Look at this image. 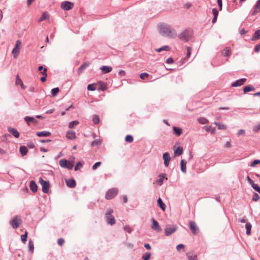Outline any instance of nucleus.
<instances>
[{"label":"nucleus","mask_w":260,"mask_h":260,"mask_svg":"<svg viewBox=\"0 0 260 260\" xmlns=\"http://www.w3.org/2000/svg\"><path fill=\"white\" fill-rule=\"evenodd\" d=\"M254 51L256 52H258L260 51V43L257 44L254 47Z\"/></svg>","instance_id":"obj_60"},{"label":"nucleus","mask_w":260,"mask_h":260,"mask_svg":"<svg viewBox=\"0 0 260 260\" xmlns=\"http://www.w3.org/2000/svg\"><path fill=\"white\" fill-rule=\"evenodd\" d=\"M28 248H29V251L31 253H32L34 249V242L31 240H29L28 242Z\"/></svg>","instance_id":"obj_36"},{"label":"nucleus","mask_w":260,"mask_h":260,"mask_svg":"<svg viewBox=\"0 0 260 260\" xmlns=\"http://www.w3.org/2000/svg\"><path fill=\"white\" fill-rule=\"evenodd\" d=\"M22 223V220L20 216H16L10 220V224L14 229H16L19 227Z\"/></svg>","instance_id":"obj_3"},{"label":"nucleus","mask_w":260,"mask_h":260,"mask_svg":"<svg viewBox=\"0 0 260 260\" xmlns=\"http://www.w3.org/2000/svg\"><path fill=\"white\" fill-rule=\"evenodd\" d=\"M170 48L168 46H162V47H160L158 49H156L155 50V51L157 52H159L162 50H166V51H168L169 50Z\"/></svg>","instance_id":"obj_38"},{"label":"nucleus","mask_w":260,"mask_h":260,"mask_svg":"<svg viewBox=\"0 0 260 260\" xmlns=\"http://www.w3.org/2000/svg\"><path fill=\"white\" fill-rule=\"evenodd\" d=\"M59 88L58 87H56V88H54L53 89H52L51 90V94L53 95V96H55L57 94V93L59 92Z\"/></svg>","instance_id":"obj_42"},{"label":"nucleus","mask_w":260,"mask_h":260,"mask_svg":"<svg viewBox=\"0 0 260 260\" xmlns=\"http://www.w3.org/2000/svg\"><path fill=\"white\" fill-rule=\"evenodd\" d=\"M165 176L166 175L164 174H161L159 175V179L157 180V182L159 185H161L162 184L165 178Z\"/></svg>","instance_id":"obj_32"},{"label":"nucleus","mask_w":260,"mask_h":260,"mask_svg":"<svg viewBox=\"0 0 260 260\" xmlns=\"http://www.w3.org/2000/svg\"><path fill=\"white\" fill-rule=\"evenodd\" d=\"M101 143V141L99 140H95L92 141L91 143V145L92 146H98L100 145Z\"/></svg>","instance_id":"obj_45"},{"label":"nucleus","mask_w":260,"mask_h":260,"mask_svg":"<svg viewBox=\"0 0 260 260\" xmlns=\"http://www.w3.org/2000/svg\"><path fill=\"white\" fill-rule=\"evenodd\" d=\"M8 132L13 135L16 138H18L20 134L19 132L15 128L10 127L8 128Z\"/></svg>","instance_id":"obj_16"},{"label":"nucleus","mask_w":260,"mask_h":260,"mask_svg":"<svg viewBox=\"0 0 260 260\" xmlns=\"http://www.w3.org/2000/svg\"><path fill=\"white\" fill-rule=\"evenodd\" d=\"M260 164V160L259 159H255L254 160L250 165V166L251 167H254L257 164Z\"/></svg>","instance_id":"obj_53"},{"label":"nucleus","mask_w":260,"mask_h":260,"mask_svg":"<svg viewBox=\"0 0 260 260\" xmlns=\"http://www.w3.org/2000/svg\"><path fill=\"white\" fill-rule=\"evenodd\" d=\"M177 229L176 225L167 224L165 229V234L167 236H169L174 233Z\"/></svg>","instance_id":"obj_5"},{"label":"nucleus","mask_w":260,"mask_h":260,"mask_svg":"<svg viewBox=\"0 0 260 260\" xmlns=\"http://www.w3.org/2000/svg\"><path fill=\"white\" fill-rule=\"evenodd\" d=\"M254 89V88L252 85H248L245 86L243 88V92L244 93H246L249 91H253Z\"/></svg>","instance_id":"obj_34"},{"label":"nucleus","mask_w":260,"mask_h":260,"mask_svg":"<svg viewBox=\"0 0 260 260\" xmlns=\"http://www.w3.org/2000/svg\"><path fill=\"white\" fill-rule=\"evenodd\" d=\"M117 193L118 189L117 188H113L110 189L107 191L105 198L107 200L112 199L117 195Z\"/></svg>","instance_id":"obj_8"},{"label":"nucleus","mask_w":260,"mask_h":260,"mask_svg":"<svg viewBox=\"0 0 260 260\" xmlns=\"http://www.w3.org/2000/svg\"><path fill=\"white\" fill-rule=\"evenodd\" d=\"M124 230L125 232H127L128 233L130 234L131 233L132 230L131 228V227L128 225H126L124 227Z\"/></svg>","instance_id":"obj_52"},{"label":"nucleus","mask_w":260,"mask_h":260,"mask_svg":"<svg viewBox=\"0 0 260 260\" xmlns=\"http://www.w3.org/2000/svg\"><path fill=\"white\" fill-rule=\"evenodd\" d=\"M39 182L42 185L43 192L45 193H48L50 187L49 182L44 180L41 177L39 178Z\"/></svg>","instance_id":"obj_7"},{"label":"nucleus","mask_w":260,"mask_h":260,"mask_svg":"<svg viewBox=\"0 0 260 260\" xmlns=\"http://www.w3.org/2000/svg\"><path fill=\"white\" fill-rule=\"evenodd\" d=\"M198 122L202 124H206L209 122L208 120L205 117H200L198 119Z\"/></svg>","instance_id":"obj_35"},{"label":"nucleus","mask_w":260,"mask_h":260,"mask_svg":"<svg viewBox=\"0 0 260 260\" xmlns=\"http://www.w3.org/2000/svg\"><path fill=\"white\" fill-rule=\"evenodd\" d=\"M107 88V87H106V85L105 84L102 83L101 84V86H100V90H102V91H104Z\"/></svg>","instance_id":"obj_59"},{"label":"nucleus","mask_w":260,"mask_h":260,"mask_svg":"<svg viewBox=\"0 0 260 260\" xmlns=\"http://www.w3.org/2000/svg\"><path fill=\"white\" fill-rule=\"evenodd\" d=\"M118 75L120 77L124 76L125 75V72L124 70H120L118 72Z\"/></svg>","instance_id":"obj_64"},{"label":"nucleus","mask_w":260,"mask_h":260,"mask_svg":"<svg viewBox=\"0 0 260 260\" xmlns=\"http://www.w3.org/2000/svg\"><path fill=\"white\" fill-rule=\"evenodd\" d=\"M218 128L219 129H226V126L224 124L219 123L218 126Z\"/></svg>","instance_id":"obj_62"},{"label":"nucleus","mask_w":260,"mask_h":260,"mask_svg":"<svg viewBox=\"0 0 260 260\" xmlns=\"http://www.w3.org/2000/svg\"><path fill=\"white\" fill-rule=\"evenodd\" d=\"M212 13L214 16L217 17L218 15V11L216 9L214 8L212 9Z\"/></svg>","instance_id":"obj_57"},{"label":"nucleus","mask_w":260,"mask_h":260,"mask_svg":"<svg viewBox=\"0 0 260 260\" xmlns=\"http://www.w3.org/2000/svg\"><path fill=\"white\" fill-rule=\"evenodd\" d=\"M184 245L183 244H179L176 247L177 251H180L181 249H184Z\"/></svg>","instance_id":"obj_56"},{"label":"nucleus","mask_w":260,"mask_h":260,"mask_svg":"<svg viewBox=\"0 0 260 260\" xmlns=\"http://www.w3.org/2000/svg\"><path fill=\"white\" fill-rule=\"evenodd\" d=\"M83 166V164L80 161L78 162L76 166H75L74 170L75 171H77L79 169V167H82Z\"/></svg>","instance_id":"obj_55"},{"label":"nucleus","mask_w":260,"mask_h":260,"mask_svg":"<svg viewBox=\"0 0 260 260\" xmlns=\"http://www.w3.org/2000/svg\"><path fill=\"white\" fill-rule=\"evenodd\" d=\"M61 8L65 11H69L74 7V4L69 1H64L61 3Z\"/></svg>","instance_id":"obj_9"},{"label":"nucleus","mask_w":260,"mask_h":260,"mask_svg":"<svg viewBox=\"0 0 260 260\" xmlns=\"http://www.w3.org/2000/svg\"><path fill=\"white\" fill-rule=\"evenodd\" d=\"M64 239H62V238H59V239H58V240H57V243H58V244L59 245H60V246L62 245H63V244L64 243Z\"/></svg>","instance_id":"obj_58"},{"label":"nucleus","mask_w":260,"mask_h":260,"mask_svg":"<svg viewBox=\"0 0 260 260\" xmlns=\"http://www.w3.org/2000/svg\"><path fill=\"white\" fill-rule=\"evenodd\" d=\"M174 154L176 155H180L182 153V152H183V148L181 146H179L176 149L174 148Z\"/></svg>","instance_id":"obj_30"},{"label":"nucleus","mask_w":260,"mask_h":260,"mask_svg":"<svg viewBox=\"0 0 260 260\" xmlns=\"http://www.w3.org/2000/svg\"><path fill=\"white\" fill-rule=\"evenodd\" d=\"M100 69L104 73H108L112 70V68L110 66H102Z\"/></svg>","instance_id":"obj_23"},{"label":"nucleus","mask_w":260,"mask_h":260,"mask_svg":"<svg viewBox=\"0 0 260 260\" xmlns=\"http://www.w3.org/2000/svg\"><path fill=\"white\" fill-rule=\"evenodd\" d=\"M78 124H79L78 121H77V120L73 121L69 123V127L71 128H73L74 126V125H77Z\"/></svg>","instance_id":"obj_43"},{"label":"nucleus","mask_w":260,"mask_h":260,"mask_svg":"<svg viewBox=\"0 0 260 260\" xmlns=\"http://www.w3.org/2000/svg\"><path fill=\"white\" fill-rule=\"evenodd\" d=\"M163 159H164V165L166 167H168L169 161L171 159L170 154L168 152H165L163 154Z\"/></svg>","instance_id":"obj_13"},{"label":"nucleus","mask_w":260,"mask_h":260,"mask_svg":"<svg viewBox=\"0 0 260 260\" xmlns=\"http://www.w3.org/2000/svg\"><path fill=\"white\" fill-rule=\"evenodd\" d=\"M252 130L254 133L259 132V131H260V123H259L257 125H254L253 127Z\"/></svg>","instance_id":"obj_46"},{"label":"nucleus","mask_w":260,"mask_h":260,"mask_svg":"<svg viewBox=\"0 0 260 260\" xmlns=\"http://www.w3.org/2000/svg\"><path fill=\"white\" fill-rule=\"evenodd\" d=\"M19 151L22 156H24L26 155L28 152V149L26 146H22L19 148Z\"/></svg>","instance_id":"obj_26"},{"label":"nucleus","mask_w":260,"mask_h":260,"mask_svg":"<svg viewBox=\"0 0 260 260\" xmlns=\"http://www.w3.org/2000/svg\"><path fill=\"white\" fill-rule=\"evenodd\" d=\"M189 228L190 230L194 234H197V231L198 230V228L196 225V224L194 221H190L189 222Z\"/></svg>","instance_id":"obj_14"},{"label":"nucleus","mask_w":260,"mask_h":260,"mask_svg":"<svg viewBox=\"0 0 260 260\" xmlns=\"http://www.w3.org/2000/svg\"><path fill=\"white\" fill-rule=\"evenodd\" d=\"M113 210L112 209H109L105 213V219L107 223L108 224L113 225L115 223V219L112 215Z\"/></svg>","instance_id":"obj_2"},{"label":"nucleus","mask_w":260,"mask_h":260,"mask_svg":"<svg viewBox=\"0 0 260 260\" xmlns=\"http://www.w3.org/2000/svg\"><path fill=\"white\" fill-rule=\"evenodd\" d=\"M246 179L248 181V182L252 186V184H254V182L250 178L249 176H247Z\"/></svg>","instance_id":"obj_63"},{"label":"nucleus","mask_w":260,"mask_h":260,"mask_svg":"<svg viewBox=\"0 0 260 260\" xmlns=\"http://www.w3.org/2000/svg\"><path fill=\"white\" fill-rule=\"evenodd\" d=\"M151 256L150 252H146L143 256L142 258L143 260H149Z\"/></svg>","instance_id":"obj_40"},{"label":"nucleus","mask_w":260,"mask_h":260,"mask_svg":"<svg viewBox=\"0 0 260 260\" xmlns=\"http://www.w3.org/2000/svg\"><path fill=\"white\" fill-rule=\"evenodd\" d=\"M49 16L48 13L47 12H44L42 14L40 18L39 19V22L42 21L44 20H46V19H49Z\"/></svg>","instance_id":"obj_31"},{"label":"nucleus","mask_w":260,"mask_h":260,"mask_svg":"<svg viewBox=\"0 0 260 260\" xmlns=\"http://www.w3.org/2000/svg\"><path fill=\"white\" fill-rule=\"evenodd\" d=\"M190 32L191 31L189 29H185L179 34L178 37L181 40L187 42L190 38Z\"/></svg>","instance_id":"obj_4"},{"label":"nucleus","mask_w":260,"mask_h":260,"mask_svg":"<svg viewBox=\"0 0 260 260\" xmlns=\"http://www.w3.org/2000/svg\"><path fill=\"white\" fill-rule=\"evenodd\" d=\"M15 84L16 85H22V81L18 75L16 76Z\"/></svg>","instance_id":"obj_48"},{"label":"nucleus","mask_w":260,"mask_h":260,"mask_svg":"<svg viewBox=\"0 0 260 260\" xmlns=\"http://www.w3.org/2000/svg\"><path fill=\"white\" fill-rule=\"evenodd\" d=\"M260 11V0H258L253 8V10L251 13L252 15H254Z\"/></svg>","instance_id":"obj_15"},{"label":"nucleus","mask_w":260,"mask_h":260,"mask_svg":"<svg viewBox=\"0 0 260 260\" xmlns=\"http://www.w3.org/2000/svg\"><path fill=\"white\" fill-rule=\"evenodd\" d=\"M252 225L250 222H246L245 224V228L246 229V234L247 235H250L251 234V230Z\"/></svg>","instance_id":"obj_28"},{"label":"nucleus","mask_w":260,"mask_h":260,"mask_svg":"<svg viewBox=\"0 0 260 260\" xmlns=\"http://www.w3.org/2000/svg\"><path fill=\"white\" fill-rule=\"evenodd\" d=\"M27 232H25V234L21 235V240L22 242H25L27 240Z\"/></svg>","instance_id":"obj_47"},{"label":"nucleus","mask_w":260,"mask_h":260,"mask_svg":"<svg viewBox=\"0 0 260 260\" xmlns=\"http://www.w3.org/2000/svg\"><path fill=\"white\" fill-rule=\"evenodd\" d=\"M166 63H168V64H171V63H173L174 62V60L171 57H169L167 59L166 61Z\"/></svg>","instance_id":"obj_61"},{"label":"nucleus","mask_w":260,"mask_h":260,"mask_svg":"<svg viewBox=\"0 0 260 260\" xmlns=\"http://www.w3.org/2000/svg\"><path fill=\"white\" fill-rule=\"evenodd\" d=\"M180 166H181V171L184 173H186V161L182 159L180 161Z\"/></svg>","instance_id":"obj_19"},{"label":"nucleus","mask_w":260,"mask_h":260,"mask_svg":"<svg viewBox=\"0 0 260 260\" xmlns=\"http://www.w3.org/2000/svg\"><path fill=\"white\" fill-rule=\"evenodd\" d=\"M21 44V43L20 41L17 40L16 41L15 46L13 49L12 53L14 56V57L15 58L17 57L18 54L20 52L19 47L20 46Z\"/></svg>","instance_id":"obj_10"},{"label":"nucleus","mask_w":260,"mask_h":260,"mask_svg":"<svg viewBox=\"0 0 260 260\" xmlns=\"http://www.w3.org/2000/svg\"><path fill=\"white\" fill-rule=\"evenodd\" d=\"M149 76V74L147 73H143L140 74L139 77L141 79H144Z\"/></svg>","instance_id":"obj_51"},{"label":"nucleus","mask_w":260,"mask_h":260,"mask_svg":"<svg viewBox=\"0 0 260 260\" xmlns=\"http://www.w3.org/2000/svg\"><path fill=\"white\" fill-rule=\"evenodd\" d=\"M67 137L70 140L74 139L76 138L75 133L73 131H69L67 133Z\"/></svg>","instance_id":"obj_21"},{"label":"nucleus","mask_w":260,"mask_h":260,"mask_svg":"<svg viewBox=\"0 0 260 260\" xmlns=\"http://www.w3.org/2000/svg\"><path fill=\"white\" fill-rule=\"evenodd\" d=\"M38 137H48L51 135V133L48 131H42L37 132L36 134Z\"/></svg>","instance_id":"obj_20"},{"label":"nucleus","mask_w":260,"mask_h":260,"mask_svg":"<svg viewBox=\"0 0 260 260\" xmlns=\"http://www.w3.org/2000/svg\"><path fill=\"white\" fill-rule=\"evenodd\" d=\"M101 165V162L100 161L96 162L95 163L93 166H92V169L93 170H95L98 167H99Z\"/></svg>","instance_id":"obj_54"},{"label":"nucleus","mask_w":260,"mask_h":260,"mask_svg":"<svg viewBox=\"0 0 260 260\" xmlns=\"http://www.w3.org/2000/svg\"><path fill=\"white\" fill-rule=\"evenodd\" d=\"M59 164L61 167L68 169H72L74 166L72 161L67 160L65 159H61L59 160Z\"/></svg>","instance_id":"obj_6"},{"label":"nucleus","mask_w":260,"mask_h":260,"mask_svg":"<svg viewBox=\"0 0 260 260\" xmlns=\"http://www.w3.org/2000/svg\"><path fill=\"white\" fill-rule=\"evenodd\" d=\"M246 81V79L245 78H242L239 80H238L236 81L235 82H234L232 83V87H238L244 84L245 82Z\"/></svg>","instance_id":"obj_12"},{"label":"nucleus","mask_w":260,"mask_h":260,"mask_svg":"<svg viewBox=\"0 0 260 260\" xmlns=\"http://www.w3.org/2000/svg\"><path fill=\"white\" fill-rule=\"evenodd\" d=\"M151 220L152 221L151 228L153 230L156 231V232H160L161 230V229L160 226H159L158 222L157 221H156L154 218H152Z\"/></svg>","instance_id":"obj_11"},{"label":"nucleus","mask_w":260,"mask_h":260,"mask_svg":"<svg viewBox=\"0 0 260 260\" xmlns=\"http://www.w3.org/2000/svg\"><path fill=\"white\" fill-rule=\"evenodd\" d=\"M159 32L163 36L174 38L177 36L176 31L167 24L161 23L158 25Z\"/></svg>","instance_id":"obj_1"},{"label":"nucleus","mask_w":260,"mask_h":260,"mask_svg":"<svg viewBox=\"0 0 260 260\" xmlns=\"http://www.w3.org/2000/svg\"><path fill=\"white\" fill-rule=\"evenodd\" d=\"M89 66V63L88 62H84L78 69L79 74H81L87 67Z\"/></svg>","instance_id":"obj_27"},{"label":"nucleus","mask_w":260,"mask_h":260,"mask_svg":"<svg viewBox=\"0 0 260 260\" xmlns=\"http://www.w3.org/2000/svg\"><path fill=\"white\" fill-rule=\"evenodd\" d=\"M186 256L188 260H198L197 255L193 253H187Z\"/></svg>","instance_id":"obj_29"},{"label":"nucleus","mask_w":260,"mask_h":260,"mask_svg":"<svg viewBox=\"0 0 260 260\" xmlns=\"http://www.w3.org/2000/svg\"><path fill=\"white\" fill-rule=\"evenodd\" d=\"M133 140V137L131 135H127L125 138V141L128 143H132Z\"/></svg>","instance_id":"obj_41"},{"label":"nucleus","mask_w":260,"mask_h":260,"mask_svg":"<svg viewBox=\"0 0 260 260\" xmlns=\"http://www.w3.org/2000/svg\"><path fill=\"white\" fill-rule=\"evenodd\" d=\"M157 205L163 210L165 211L166 208V205L163 203L160 198L157 200Z\"/></svg>","instance_id":"obj_25"},{"label":"nucleus","mask_w":260,"mask_h":260,"mask_svg":"<svg viewBox=\"0 0 260 260\" xmlns=\"http://www.w3.org/2000/svg\"><path fill=\"white\" fill-rule=\"evenodd\" d=\"M231 53V49L229 47H226L224 50L223 54L225 56H229Z\"/></svg>","instance_id":"obj_39"},{"label":"nucleus","mask_w":260,"mask_h":260,"mask_svg":"<svg viewBox=\"0 0 260 260\" xmlns=\"http://www.w3.org/2000/svg\"><path fill=\"white\" fill-rule=\"evenodd\" d=\"M29 187L30 190L33 192H36L38 190V186L36 182L34 180H31L29 182Z\"/></svg>","instance_id":"obj_17"},{"label":"nucleus","mask_w":260,"mask_h":260,"mask_svg":"<svg viewBox=\"0 0 260 260\" xmlns=\"http://www.w3.org/2000/svg\"><path fill=\"white\" fill-rule=\"evenodd\" d=\"M24 120L27 122L28 125H29L30 122H33L35 123H37V120L34 117L25 116L24 117Z\"/></svg>","instance_id":"obj_24"},{"label":"nucleus","mask_w":260,"mask_h":260,"mask_svg":"<svg viewBox=\"0 0 260 260\" xmlns=\"http://www.w3.org/2000/svg\"><path fill=\"white\" fill-rule=\"evenodd\" d=\"M259 196L257 193H254L252 196V200L257 202L259 200Z\"/></svg>","instance_id":"obj_44"},{"label":"nucleus","mask_w":260,"mask_h":260,"mask_svg":"<svg viewBox=\"0 0 260 260\" xmlns=\"http://www.w3.org/2000/svg\"><path fill=\"white\" fill-rule=\"evenodd\" d=\"M252 187L255 190L260 193V186L258 184L254 183L252 184Z\"/></svg>","instance_id":"obj_49"},{"label":"nucleus","mask_w":260,"mask_h":260,"mask_svg":"<svg viewBox=\"0 0 260 260\" xmlns=\"http://www.w3.org/2000/svg\"><path fill=\"white\" fill-rule=\"evenodd\" d=\"M260 39V29H258L254 34L252 40L254 41Z\"/></svg>","instance_id":"obj_33"},{"label":"nucleus","mask_w":260,"mask_h":260,"mask_svg":"<svg viewBox=\"0 0 260 260\" xmlns=\"http://www.w3.org/2000/svg\"><path fill=\"white\" fill-rule=\"evenodd\" d=\"M92 121L95 124L99 123V122H100L99 116L96 114L94 115L93 118H92Z\"/></svg>","instance_id":"obj_37"},{"label":"nucleus","mask_w":260,"mask_h":260,"mask_svg":"<svg viewBox=\"0 0 260 260\" xmlns=\"http://www.w3.org/2000/svg\"><path fill=\"white\" fill-rule=\"evenodd\" d=\"M87 89L90 91H94L96 90V88L94 84H90L87 86Z\"/></svg>","instance_id":"obj_50"},{"label":"nucleus","mask_w":260,"mask_h":260,"mask_svg":"<svg viewBox=\"0 0 260 260\" xmlns=\"http://www.w3.org/2000/svg\"><path fill=\"white\" fill-rule=\"evenodd\" d=\"M66 183L67 186L71 188H74L76 185V181L74 179L66 180Z\"/></svg>","instance_id":"obj_18"},{"label":"nucleus","mask_w":260,"mask_h":260,"mask_svg":"<svg viewBox=\"0 0 260 260\" xmlns=\"http://www.w3.org/2000/svg\"><path fill=\"white\" fill-rule=\"evenodd\" d=\"M173 128V131H174V134L176 136H180L181 135V134L182 133V128L178 127H176V126H174Z\"/></svg>","instance_id":"obj_22"}]
</instances>
